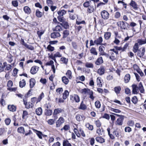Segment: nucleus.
Here are the masks:
<instances>
[{"label": "nucleus", "mask_w": 146, "mask_h": 146, "mask_svg": "<svg viewBox=\"0 0 146 146\" xmlns=\"http://www.w3.org/2000/svg\"><path fill=\"white\" fill-rule=\"evenodd\" d=\"M74 131L78 137H80V133H79V130H78L76 128H74Z\"/></svg>", "instance_id": "4d7b16f0"}, {"label": "nucleus", "mask_w": 146, "mask_h": 146, "mask_svg": "<svg viewBox=\"0 0 146 146\" xmlns=\"http://www.w3.org/2000/svg\"><path fill=\"white\" fill-rule=\"evenodd\" d=\"M64 122V119L62 117H60L58 120L56 122V126L57 127H59Z\"/></svg>", "instance_id": "39448f33"}, {"label": "nucleus", "mask_w": 146, "mask_h": 146, "mask_svg": "<svg viewBox=\"0 0 146 146\" xmlns=\"http://www.w3.org/2000/svg\"><path fill=\"white\" fill-rule=\"evenodd\" d=\"M8 109L10 111L13 112L16 111V106L13 105H9L8 106Z\"/></svg>", "instance_id": "4be33fe9"}, {"label": "nucleus", "mask_w": 146, "mask_h": 146, "mask_svg": "<svg viewBox=\"0 0 146 146\" xmlns=\"http://www.w3.org/2000/svg\"><path fill=\"white\" fill-rule=\"evenodd\" d=\"M97 85L98 87H102V80L100 77H98L97 79Z\"/></svg>", "instance_id": "aec40b11"}, {"label": "nucleus", "mask_w": 146, "mask_h": 146, "mask_svg": "<svg viewBox=\"0 0 146 146\" xmlns=\"http://www.w3.org/2000/svg\"><path fill=\"white\" fill-rule=\"evenodd\" d=\"M88 8L87 12L89 13H91L94 12L96 8V7L94 8V6L92 5L90 6Z\"/></svg>", "instance_id": "f3484780"}, {"label": "nucleus", "mask_w": 146, "mask_h": 146, "mask_svg": "<svg viewBox=\"0 0 146 146\" xmlns=\"http://www.w3.org/2000/svg\"><path fill=\"white\" fill-rule=\"evenodd\" d=\"M114 91L117 94H119L120 93L121 89V88L119 86L115 87L114 88Z\"/></svg>", "instance_id": "c85d7f7f"}, {"label": "nucleus", "mask_w": 146, "mask_h": 146, "mask_svg": "<svg viewBox=\"0 0 146 146\" xmlns=\"http://www.w3.org/2000/svg\"><path fill=\"white\" fill-rule=\"evenodd\" d=\"M142 49V51L141 52L140 50H139V52L137 53V56L141 58L144 55L145 53V49L144 47H141L140 49Z\"/></svg>", "instance_id": "9b49d317"}, {"label": "nucleus", "mask_w": 146, "mask_h": 146, "mask_svg": "<svg viewBox=\"0 0 146 146\" xmlns=\"http://www.w3.org/2000/svg\"><path fill=\"white\" fill-rule=\"evenodd\" d=\"M86 127L90 130H92L93 129V126L90 125L89 123H87L85 124Z\"/></svg>", "instance_id": "79ce46f5"}, {"label": "nucleus", "mask_w": 146, "mask_h": 146, "mask_svg": "<svg viewBox=\"0 0 146 146\" xmlns=\"http://www.w3.org/2000/svg\"><path fill=\"white\" fill-rule=\"evenodd\" d=\"M131 101L133 103L136 104L137 102V99L136 96H134L132 98Z\"/></svg>", "instance_id": "680f3d73"}, {"label": "nucleus", "mask_w": 146, "mask_h": 146, "mask_svg": "<svg viewBox=\"0 0 146 146\" xmlns=\"http://www.w3.org/2000/svg\"><path fill=\"white\" fill-rule=\"evenodd\" d=\"M104 48V47L102 46H100L99 47V50L100 52V55H102L105 52Z\"/></svg>", "instance_id": "a18cd8bd"}, {"label": "nucleus", "mask_w": 146, "mask_h": 146, "mask_svg": "<svg viewBox=\"0 0 146 146\" xmlns=\"http://www.w3.org/2000/svg\"><path fill=\"white\" fill-rule=\"evenodd\" d=\"M95 104V106L96 108H100L101 106V104L100 102L99 101H96Z\"/></svg>", "instance_id": "0e129e2a"}, {"label": "nucleus", "mask_w": 146, "mask_h": 146, "mask_svg": "<svg viewBox=\"0 0 146 146\" xmlns=\"http://www.w3.org/2000/svg\"><path fill=\"white\" fill-rule=\"evenodd\" d=\"M52 113V111L51 110H46L45 114L46 115L48 116L51 115Z\"/></svg>", "instance_id": "37998d69"}, {"label": "nucleus", "mask_w": 146, "mask_h": 146, "mask_svg": "<svg viewBox=\"0 0 146 146\" xmlns=\"http://www.w3.org/2000/svg\"><path fill=\"white\" fill-rule=\"evenodd\" d=\"M44 97V93L42 92L40 95L38 96L37 100L36 103L40 101L42 98Z\"/></svg>", "instance_id": "6e6d98bb"}, {"label": "nucleus", "mask_w": 146, "mask_h": 146, "mask_svg": "<svg viewBox=\"0 0 146 146\" xmlns=\"http://www.w3.org/2000/svg\"><path fill=\"white\" fill-rule=\"evenodd\" d=\"M43 14V13L40 11L38 9H37L36 10V15L37 17H41L42 16Z\"/></svg>", "instance_id": "72a5a7b5"}, {"label": "nucleus", "mask_w": 146, "mask_h": 146, "mask_svg": "<svg viewBox=\"0 0 146 146\" xmlns=\"http://www.w3.org/2000/svg\"><path fill=\"white\" fill-rule=\"evenodd\" d=\"M86 106L83 103V101H82L78 109L80 110H84L86 108Z\"/></svg>", "instance_id": "393cba45"}, {"label": "nucleus", "mask_w": 146, "mask_h": 146, "mask_svg": "<svg viewBox=\"0 0 146 146\" xmlns=\"http://www.w3.org/2000/svg\"><path fill=\"white\" fill-rule=\"evenodd\" d=\"M23 10L26 14H29L31 12L30 8L28 6H25L23 8Z\"/></svg>", "instance_id": "412c9836"}, {"label": "nucleus", "mask_w": 146, "mask_h": 146, "mask_svg": "<svg viewBox=\"0 0 146 146\" xmlns=\"http://www.w3.org/2000/svg\"><path fill=\"white\" fill-rule=\"evenodd\" d=\"M69 95V92L67 90L65 91L64 92L63 94V99H66L68 97V96Z\"/></svg>", "instance_id": "c03bdc74"}, {"label": "nucleus", "mask_w": 146, "mask_h": 146, "mask_svg": "<svg viewBox=\"0 0 146 146\" xmlns=\"http://www.w3.org/2000/svg\"><path fill=\"white\" fill-rule=\"evenodd\" d=\"M60 60L63 63L66 64L68 61V59L65 57H62L60 59Z\"/></svg>", "instance_id": "bf43d9fd"}, {"label": "nucleus", "mask_w": 146, "mask_h": 146, "mask_svg": "<svg viewBox=\"0 0 146 146\" xmlns=\"http://www.w3.org/2000/svg\"><path fill=\"white\" fill-rule=\"evenodd\" d=\"M91 3V1H86L83 4V6L84 7L87 8L90 6V5Z\"/></svg>", "instance_id": "09e8293b"}, {"label": "nucleus", "mask_w": 146, "mask_h": 146, "mask_svg": "<svg viewBox=\"0 0 146 146\" xmlns=\"http://www.w3.org/2000/svg\"><path fill=\"white\" fill-rule=\"evenodd\" d=\"M139 46L138 43H135L133 47V51L136 53L138 50Z\"/></svg>", "instance_id": "4c0bfd02"}, {"label": "nucleus", "mask_w": 146, "mask_h": 146, "mask_svg": "<svg viewBox=\"0 0 146 146\" xmlns=\"http://www.w3.org/2000/svg\"><path fill=\"white\" fill-rule=\"evenodd\" d=\"M12 66L10 64H8L6 62V64L5 65V71L6 72V71H11L12 70Z\"/></svg>", "instance_id": "a878e982"}, {"label": "nucleus", "mask_w": 146, "mask_h": 146, "mask_svg": "<svg viewBox=\"0 0 146 146\" xmlns=\"http://www.w3.org/2000/svg\"><path fill=\"white\" fill-rule=\"evenodd\" d=\"M138 42L140 45H141L143 44H144L146 43V40H143L141 39L138 40Z\"/></svg>", "instance_id": "8fccbe9b"}, {"label": "nucleus", "mask_w": 146, "mask_h": 146, "mask_svg": "<svg viewBox=\"0 0 146 146\" xmlns=\"http://www.w3.org/2000/svg\"><path fill=\"white\" fill-rule=\"evenodd\" d=\"M109 52L110 56L109 58L112 61H113L115 59V55H116L113 52Z\"/></svg>", "instance_id": "6ab92c4d"}, {"label": "nucleus", "mask_w": 146, "mask_h": 146, "mask_svg": "<svg viewBox=\"0 0 146 146\" xmlns=\"http://www.w3.org/2000/svg\"><path fill=\"white\" fill-rule=\"evenodd\" d=\"M102 42L103 38L101 36H100L94 40V43H95V44L97 46L102 45Z\"/></svg>", "instance_id": "0eeeda50"}, {"label": "nucleus", "mask_w": 146, "mask_h": 146, "mask_svg": "<svg viewBox=\"0 0 146 146\" xmlns=\"http://www.w3.org/2000/svg\"><path fill=\"white\" fill-rule=\"evenodd\" d=\"M39 68L36 66H33L31 68L30 70L31 73L33 74H34L36 73L38 70Z\"/></svg>", "instance_id": "6e6552de"}, {"label": "nucleus", "mask_w": 146, "mask_h": 146, "mask_svg": "<svg viewBox=\"0 0 146 146\" xmlns=\"http://www.w3.org/2000/svg\"><path fill=\"white\" fill-rule=\"evenodd\" d=\"M102 18L104 20L108 19L109 17V13L106 10H103L101 13Z\"/></svg>", "instance_id": "7ed1b4c3"}, {"label": "nucleus", "mask_w": 146, "mask_h": 146, "mask_svg": "<svg viewBox=\"0 0 146 146\" xmlns=\"http://www.w3.org/2000/svg\"><path fill=\"white\" fill-rule=\"evenodd\" d=\"M12 5L15 7H17L18 5V2L16 0L13 1L11 2Z\"/></svg>", "instance_id": "13d9d810"}, {"label": "nucleus", "mask_w": 146, "mask_h": 146, "mask_svg": "<svg viewBox=\"0 0 146 146\" xmlns=\"http://www.w3.org/2000/svg\"><path fill=\"white\" fill-rule=\"evenodd\" d=\"M103 62L102 57L101 56L98 58L95 62V64L97 65H100Z\"/></svg>", "instance_id": "dca6fc26"}, {"label": "nucleus", "mask_w": 146, "mask_h": 146, "mask_svg": "<svg viewBox=\"0 0 146 146\" xmlns=\"http://www.w3.org/2000/svg\"><path fill=\"white\" fill-rule=\"evenodd\" d=\"M6 64V62H5L3 64L2 63V65L0 66V72H1L5 71V65Z\"/></svg>", "instance_id": "c9c22d12"}, {"label": "nucleus", "mask_w": 146, "mask_h": 146, "mask_svg": "<svg viewBox=\"0 0 146 146\" xmlns=\"http://www.w3.org/2000/svg\"><path fill=\"white\" fill-rule=\"evenodd\" d=\"M66 75L69 79H71L72 78V73L70 70H68L66 73Z\"/></svg>", "instance_id": "ea45409f"}, {"label": "nucleus", "mask_w": 146, "mask_h": 146, "mask_svg": "<svg viewBox=\"0 0 146 146\" xmlns=\"http://www.w3.org/2000/svg\"><path fill=\"white\" fill-rule=\"evenodd\" d=\"M69 31L67 30H66L63 31V38H66L69 35Z\"/></svg>", "instance_id": "a19ab883"}, {"label": "nucleus", "mask_w": 146, "mask_h": 146, "mask_svg": "<svg viewBox=\"0 0 146 146\" xmlns=\"http://www.w3.org/2000/svg\"><path fill=\"white\" fill-rule=\"evenodd\" d=\"M104 72L105 69L103 66H101L98 70L97 73L100 75H102L104 73Z\"/></svg>", "instance_id": "2eb2a0df"}, {"label": "nucleus", "mask_w": 146, "mask_h": 146, "mask_svg": "<svg viewBox=\"0 0 146 146\" xmlns=\"http://www.w3.org/2000/svg\"><path fill=\"white\" fill-rule=\"evenodd\" d=\"M138 89L141 93L144 94L145 92V90L141 82H140L138 85Z\"/></svg>", "instance_id": "f8f14e48"}, {"label": "nucleus", "mask_w": 146, "mask_h": 146, "mask_svg": "<svg viewBox=\"0 0 146 146\" xmlns=\"http://www.w3.org/2000/svg\"><path fill=\"white\" fill-rule=\"evenodd\" d=\"M111 36V33L110 32H107L105 33L104 37L105 39L108 40Z\"/></svg>", "instance_id": "bb28decb"}, {"label": "nucleus", "mask_w": 146, "mask_h": 146, "mask_svg": "<svg viewBox=\"0 0 146 146\" xmlns=\"http://www.w3.org/2000/svg\"><path fill=\"white\" fill-rule=\"evenodd\" d=\"M26 85V82L25 80L23 79L19 82V86L21 88H23Z\"/></svg>", "instance_id": "49530a36"}, {"label": "nucleus", "mask_w": 146, "mask_h": 146, "mask_svg": "<svg viewBox=\"0 0 146 146\" xmlns=\"http://www.w3.org/2000/svg\"><path fill=\"white\" fill-rule=\"evenodd\" d=\"M76 118L77 121H80L84 119L85 118L83 115H81L79 114H78L76 116Z\"/></svg>", "instance_id": "4468645a"}, {"label": "nucleus", "mask_w": 146, "mask_h": 146, "mask_svg": "<svg viewBox=\"0 0 146 146\" xmlns=\"http://www.w3.org/2000/svg\"><path fill=\"white\" fill-rule=\"evenodd\" d=\"M17 131L19 133H24L25 132L24 128L23 127H21L18 128L17 129Z\"/></svg>", "instance_id": "864d4df0"}, {"label": "nucleus", "mask_w": 146, "mask_h": 146, "mask_svg": "<svg viewBox=\"0 0 146 146\" xmlns=\"http://www.w3.org/2000/svg\"><path fill=\"white\" fill-rule=\"evenodd\" d=\"M127 125L130 126H133L134 125V123L133 121L130 120L128 121Z\"/></svg>", "instance_id": "774afa93"}, {"label": "nucleus", "mask_w": 146, "mask_h": 146, "mask_svg": "<svg viewBox=\"0 0 146 146\" xmlns=\"http://www.w3.org/2000/svg\"><path fill=\"white\" fill-rule=\"evenodd\" d=\"M126 24H127V23L126 22L119 21L117 23L118 26L120 27L121 28L125 29L126 28Z\"/></svg>", "instance_id": "423d86ee"}, {"label": "nucleus", "mask_w": 146, "mask_h": 146, "mask_svg": "<svg viewBox=\"0 0 146 146\" xmlns=\"http://www.w3.org/2000/svg\"><path fill=\"white\" fill-rule=\"evenodd\" d=\"M36 113L37 115H40L42 114V110L41 108L39 107L36 109Z\"/></svg>", "instance_id": "473e14b6"}, {"label": "nucleus", "mask_w": 146, "mask_h": 146, "mask_svg": "<svg viewBox=\"0 0 146 146\" xmlns=\"http://www.w3.org/2000/svg\"><path fill=\"white\" fill-rule=\"evenodd\" d=\"M89 95V98H90L92 100H93L95 98V97L93 96V92L92 90H90L88 93Z\"/></svg>", "instance_id": "f704fd0d"}, {"label": "nucleus", "mask_w": 146, "mask_h": 146, "mask_svg": "<svg viewBox=\"0 0 146 146\" xmlns=\"http://www.w3.org/2000/svg\"><path fill=\"white\" fill-rule=\"evenodd\" d=\"M62 82L65 84H67L69 81L68 78L66 76H63L62 78Z\"/></svg>", "instance_id": "c756f323"}, {"label": "nucleus", "mask_w": 146, "mask_h": 146, "mask_svg": "<svg viewBox=\"0 0 146 146\" xmlns=\"http://www.w3.org/2000/svg\"><path fill=\"white\" fill-rule=\"evenodd\" d=\"M90 89L88 88H84L82 90L81 93L82 94H88L90 91Z\"/></svg>", "instance_id": "603ef678"}, {"label": "nucleus", "mask_w": 146, "mask_h": 146, "mask_svg": "<svg viewBox=\"0 0 146 146\" xmlns=\"http://www.w3.org/2000/svg\"><path fill=\"white\" fill-rule=\"evenodd\" d=\"M130 75L128 74H126L124 78V79L125 83H127L128 82L130 79Z\"/></svg>", "instance_id": "2f4dec72"}, {"label": "nucleus", "mask_w": 146, "mask_h": 146, "mask_svg": "<svg viewBox=\"0 0 146 146\" xmlns=\"http://www.w3.org/2000/svg\"><path fill=\"white\" fill-rule=\"evenodd\" d=\"M90 52L92 54L94 55H97L98 52L96 50V48L94 47H92L90 50Z\"/></svg>", "instance_id": "cd10ccee"}, {"label": "nucleus", "mask_w": 146, "mask_h": 146, "mask_svg": "<svg viewBox=\"0 0 146 146\" xmlns=\"http://www.w3.org/2000/svg\"><path fill=\"white\" fill-rule=\"evenodd\" d=\"M62 30V29L61 27L60 26L58 25L56 27L54 31H60Z\"/></svg>", "instance_id": "69168bd1"}, {"label": "nucleus", "mask_w": 146, "mask_h": 146, "mask_svg": "<svg viewBox=\"0 0 146 146\" xmlns=\"http://www.w3.org/2000/svg\"><path fill=\"white\" fill-rule=\"evenodd\" d=\"M85 66L86 67L89 68H93L94 66L91 63L87 62L86 63Z\"/></svg>", "instance_id": "5fc2aeb1"}, {"label": "nucleus", "mask_w": 146, "mask_h": 146, "mask_svg": "<svg viewBox=\"0 0 146 146\" xmlns=\"http://www.w3.org/2000/svg\"><path fill=\"white\" fill-rule=\"evenodd\" d=\"M132 88V93L134 94H137L139 92L137 85L133 84L131 86Z\"/></svg>", "instance_id": "9d476101"}, {"label": "nucleus", "mask_w": 146, "mask_h": 146, "mask_svg": "<svg viewBox=\"0 0 146 146\" xmlns=\"http://www.w3.org/2000/svg\"><path fill=\"white\" fill-rule=\"evenodd\" d=\"M29 82L30 88H32L35 84V80L33 78H31L30 79Z\"/></svg>", "instance_id": "b1692460"}, {"label": "nucleus", "mask_w": 146, "mask_h": 146, "mask_svg": "<svg viewBox=\"0 0 146 146\" xmlns=\"http://www.w3.org/2000/svg\"><path fill=\"white\" fill-rule=\"evenodd\" d=\"M97 141L101 143H102L105 142V140L102 137H98L96 138Z\"/></svg>", "instance_id": "7c9ffc66"}, {"label": "nucleus", "mask_w": 146, "mask_h": 146, "mask_svg": "<svg viewBox=\"0 0 146 146\" xmlns=\"http://www.w3.org/2000/svg\"><path fill=\"white\" fill-rule=\"evenodd\" d=\"M94 123L97 127H99L101 126V123L99 120L95 121Z\"/></svg>", "instance_id": "338daca9"}, {"label": "nucleus", "mask_w": 146, "mask_h": 146, "mask_svg": "<svg viewBox=\"0 0 146 146\" xmlns=\"http://www.w3.org/2000/svg\"><path fill=\"white\" fill-rule=\"evenodd\" d=\"M110 110L111 111H113L116 113H120L121 111V110L118 109H115L112 108H111Z\"/></svg>", "instance_id": "e2e57ef3"}, {"label": "nucleus", "mask_w": 146, "mask_h": 146, "mask_svg": "<svg viewBox=\"0 0 146 146\" xmlns=\"http://www.w3.org/2000/svg\"><path fill=\"white\" fill-rule=\"evenodd\" d=\"M96 132L100 136L102 137L104 135V132L103 129L99 128L97 130Z\"/></svg>", "instance_id": "5701e85b"}, {"label": "nucleus", "mask_w": 146, "mask_h": 146, "mask_svg": "<svg viewBox=\"0 0 146 146\" xmlns=\"http://www.w3.org/2000/svg\"><path fill=\"white\" fill-rule=\"evenodd\" d=\"M123 120L124 116L121 115L120 117L117 119L116 122V124L120 125H122L123 123Z\"/></svg>", "instance_id": "1a4fd4ad"}, {"label": "nucleus", "mask_w": 146, "mask_h": 146, "mask_svg": "<svg viewBox=\"0 0 146 146\" xmlns=\"http://www.w3.org/2000/svg\"><path fill=\"white\" fill-rule=\"evenodd\" d=\"M129 5L135 10H137V5L135 1L132 0H131L130 3L129 4Z\"/></svg>", "instance_id": "ddd939ff"}, {"label": "nucleus", "mask_w": 146, "mask_h": 146, "mask_svg": "<svg viewBox=\"0 0 146 146\" xmlns=\"http://www.w3.org/2000/svg\"><path fill=\"white\" fill-rule=\"evenodd\" d=\"M66 11L64 10H59L57 12L58 15V19L59 21L60 22H63L64 21L63 16L66 14Z\"/></svg>", "instance_id": "f257e3e1"}, {"label": "nucleus", "mask_w": 146, "mask_h": 146, "mask_svg": "<svg viewBox=\"0 0 146 146\" xmlns=\"http://www.w3.org/2000/svg\"><path fill=\"white\" fill-rule=\"evenodd\" d=\"M60 35L58 32H54L51 34V38H55L60 36Z\"/></svg>", "instance_id": "a211bd4d"}, {"label": "nucleus", "mask_w": 146, "mask_h": 146, "mask_svg": "<svg viewBox=\"0 0 146 146\" xmlns=\"http://www.w3.org/2000/svg\"><path fill=\"white\" fill-rule=\"evenodd\" d=\"M63 111V110L61 108H58L54 110L53 114V116L54 118L57 119L58 118V117L57 116V115L60 113L62 112Z\"/></svg>", "instance_id": "f03ea898"}, {"label": "nucleus", "mask_w": 146, "mask_h": 146, "mask_svg": "<svg viewBox=\"0 0 146 146\" xmlns=\"http://www.w3.org/2000/svg\"><path fill=\"white\" fill-rule=\"evenodd\" d=\"M33 106V104L30 102H28L25 105V107L27 109L32 108Z\"/></svg>", "instance_id": "e433bc0d"}, {"label": "nucleus", "mask_w": 146, "mask_h": 146, "mask_svg": "<svg viewBox=\"0 0 146 146\" xmlns=\"http://www.w3.org/2000/svg\"><path fill=\"white\" fill-rule=\"evenodd\" d=\"M63 146H71V144L67 140H64L63 142Z\"/></svg>", "instance_id": "de8ad7c7"}, {"label": "nucleus", "mask_w": 146, "mask_h": 146, "mask_svg": "<svg viewBox=\"0 0 146 146\" xmlns=\"http://www.w3.org/2000/svg\"><path fill=\"white\" fill-rule=\"evenodd\" d=\"M79 133H80V135H81L83 137H85L86 135L82 129L81 128L79 129Z\"/></svg>", "instance_id": "052dcab7"}, {"label": "nucleus", "mask_w": 146, "mask_h": 146, "mask_svg": "<svg viewBox=\"0 0 146 146\" xmlns=\"http://www.w3.org/2000/svg\"><path fill=\"white\" fill-rule=\"evenodd\" d=\"M49 51L52 52L54 50V47L52 46L50 44H49L46 48Z\"/></svg>", "instance_id": "3c124183"}, {"label": "nucleus", "mask_w": 146, "mask_h": 146, "mask_svg": "<svg viewBox=\"0 0 146 146\" xmlns=\"http://www.w3.org/2000/svg\"><path fill=\"white\" fill-rule=\"evenodd\" d=\"M70 99L72 102L74 101L75 102L78 103L80 101V98L79 96L76 94H74L73 95H70Z\"/></svg>", "instance_id": "20e7f679"}, {"label": "nucleus", "mask_w": 146, "mask_h": 146, "mask_svg": "<svg viewBox=\"0 0 146 146\" xmlns=\"http://www.w3.org/2000/svg\"><path fill=\"white\" fill-rule=\"evenodd\" d=\"M57 119L55 118H54V119H50L47 121V122L49 124L52 125L55 123V121Z\"/></svg>", "instance_id": "58836bf2"}]
</instances>
